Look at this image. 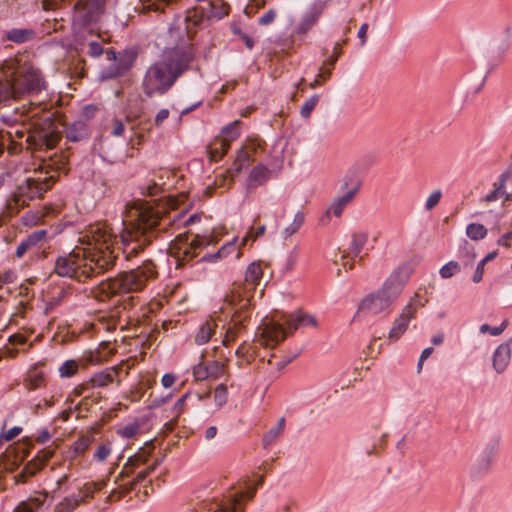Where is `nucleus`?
I'll use <instances>...</instances> for the list:
<instances>
[{"instance_id":"20e7f679","label":"nucleus","mask_w":512,"mask_h":512,"mask_svg":"<svg viewBox=\"0 0 512 512\" xmlns=\"http://www.w3.org/2000/svg\"><path fill=\"white\" fill-rule=\"evenodd\" d=\"M194 58L190 46H181L164 53L162 60L151 65L143 79V91L151 97L166 93L177 78L188 69Z\"/></svg>"},{"instance_id":"58836bf2","label":"nucleus","mask_w":512,"mask_h":512,"mask_svg":"<svg viewBox=\"0 0 512 512\" xmlns=\"http://www.w3.org/2000/svg\"><path fill=\"white\" fill-rule=\"evenodd\" d=\"M41 467L36 462L27 463L20 473L15 476L16 483L24 484L28 481V479L34 476Z\"/></svg>"},{"instance_id":"6e6d98bb","label":"nucleus","mask_w":512,"mask_h":512,"mask_svg":"<svg viewBox=\"0 0 512 512\" xmlns=\"http://www.w3.org/2000/svg\"><path fill=\"white\" fill-rule=\"evenodd\" d=\"M193 375L196 380L202 381L209 379V373L207 371L206 363L201 361L193 368Z\"/></svg>"},{"instance_id":"bf43d9fd","label":"nucleus","mask_w":512,"mask_h":512,"mask_svg":"<svg viewBox=\"0 0 512 512\" xmlns=\"http://www.w3.org/2000/svg\"><path fill=\"white\" fill-rule=\"evenodd\" d=\"M139 431V425L138 424H129L121 429L118 430V434L121 435L124 438H132L134 437Z\"/></svg>"},{"instance_id":"4468645a","label":"nucleus","mask_w":512,"mask_h":512,"mask_svg":"<svg viewBox=\"0 0 512 512\" xmlns=\"http://www.w3.org/2000/svg\"><path fill=\"white\" fill-rule=\"evenodd\" d=\"M367 241V233H353L348 248L340 251V257L335 259V263L341 265L346 270L352 269L354 267V259L360 255Z\"/></svg>"},{"instance_id":"2eb2a0df","label":"nucleus","mask_w":512,"mask_h":512,"mask_svg":"<svg viewBox=\"0 0 512 512\" xmlns=\"http://www.w3.org/2000/svg\"><path fill=\"white\" fill-rule=\"evenodd\" d=\"M125 122L129 124V128L132 131V135L130 136L127 145L132 149H135L142 143L144 135L138 131L135 121L132 119V117L126 116L125 121L119 118H113L108 126V131L113 137L124 136L126 130Z\"/></svg>"},{"instance_id":"0eeeda50","label":"nucleus","mask_w":512,"mask_h":512,"mask_svg":"<svg viewBox=\"0 0 512 512\" xmlns=\"http://www.w3.org/2000/svg\"><path fill=\"white\" fill-rule=\"evenodd\" d=\"M157 267L152 260H146L137 268L119 273L115 278L101 281L93 290L100 301L121 294L141 292L150 281L157 278Z\"/></svg>"},{"instance_id":"4be33fe9","label":"nucleus","mask_w":512,"mask_h":512,"mask_svg":"<svg viewBox=\"0 0 512 512\" xmlns=\"http://www.w3.org/2000/svg\"><path fill=\"white\" fill-rule=\"evenodd\" d=\"M47 236V231L44 229L34 231L30 235H28L24 240L20 242V244L16 248L15 255L17 258H22L25 253L36 247L39 243L44 241Z\"/></svg>"},{"instance_id":"680f3d73","label":"nucleus","mask_w":512,"mask_h":512,"mask_svg":"<svg viewBox=\"0 0 512 512\" xmlns=\"http://www.w3.org/2000/svg\"><path fill=\"white\" fill-rule=\"evenodd\" d=\"M43 111V108L39 104H33L31 103L28 108L23 106L22 114L26 115L28 118H35L37 117L41 112Z\"/></svg>"},{"instance_id":"09e8293b","label":"nucleus","mask_w":512,"mask_h":512,"mask_svg":"<svg viewBox=\"0 0 512 512\" xmlns=\"http://www.w3.org/2000/svg\"><path fill=\"white\" fill-rule=\"evenodd\" d=\"M27 382H28V388L31 390H35L44 384V382H45L44 375H43V373H41L37 370H33L29 373Z\"/></svg>"},{"instance_id":"c85d7f7f","label":"nucleus","mask_w":512,"mask_h":512,"mask_svg":"<svg viewBox=\"0 0 512 512\" xmlns=\"http://www.w3.org/2000/svg\"><path fill=\"white\" fill-rule=\"evenodd\" d=\"M285 430V418L284 417H281L277 424L270 428L263 436L262 438V443H263V447L265 449L269 448L270 446H272L278 439L279 437L283 434Z\"/></svg>"},{"instance_id":"f03ea898","label":"nucleus","mask_w":512,"mask_h":512,"mask_svg":"<svg viewBox=\"0 0 512 512\" xmlns=\"http://www.w3.org/2000/svg\"><path fill=\"white\" fill-rule=\"evenodd\" d=\"M263 276L260 263H251L245 272L242 283H234L229 293L225 296V304L229 307L231 319L228 323L222 344L229 346L245 329L246 322L250 319L252 299Z\"/></svg>"},{"instance_id":"ea45409f","label":"nucleus","mask_w":512,"mask_h":512,"mask_svg":"<svg viewBox=\"0 0 512 512\" xmlns=\"http://www.w3.org/2000/svg\"><path fill=\"white\" fill-rule=\"evenodd\" d=\"M207 371L209 373V379H219L223 375L227 374V366L226 363L220 361H208L205 362Z\"/></svg>"},{"instance_id":"aec40b11","label":"nucleus","mask_w":512,"mask_h":512,"mask_svg":"<svg viewBox=\"0 0 512 512\" xmlns=\"http://www.w3.org/2000/svg\"><path fill=\"white\" fill-rule=\"evenodd\" d=\"M273 171L264 164L254 166L246 180V186L249 191L255 190L259 186L264 185L271 177Z\"/></svg>"},{"instance_id":"338daca9","label":"nucleus","mask_w":512,"mask_h":512,"mask_svg":"<svg viewBox=\"0 0 512 512\" xmlns=\"http://www.w3.org/2000/svg\"><path fill=\"white\" fill-rule=\"evenodd\" d=\"M235 250V245L233 243H228L227 245H224L219 251L217 254L215 255H212L211 257L213 258H224L226 257L229 253L231 252H234Z\"/></svg>"},{"instance_id":"69168bd1","label":"nucleus","mask_w":512,"mask_h":512,"mask_svg":"<svg viewBox=\"0 0 512 512\" xmlns=\"http://www.w3.org/2000/svg\"><path fill=\"white\" fill-rule=\"evenodd\" d=\"M90 389H92V386L90 385V381H86V382H83L82 384L76 386L73 391H72V394L76 397H79L81 395H83L85 392L89 391Z\"/></svg>"},{"instance_id":"412c9836","label":"nucleus","mask_w":512,"mask_h":512,"mask_svg":"<svg viewBox=\"0 0 512 512\" xmlns=\"http://www.w3.org/2000/svg\"><path fill=\"white\" fill-rule=\"evenodd\" d=\"M511 348L509 343L500 344L493 353L492 364L497 373H502L509 365Z\"/></svg>"},{"instance_id":"13d9d810","label":"nucleus","mask_w":512,"mask_h":512,"mask_svg":"<svg viewBox=\"0 0 512 512\" xmlns=\"http://www.w3.org/2000/svg\"><path fill=\"white\" fill-rule=\"evenodd\" d=\"M347 42V39H344L342 43L337 42L333 47V54L326 60L325 64L334 67L335 63L337 62L338 58L342 54V44H345Z\"/></svg>"},{"instance_id":"4d7b16f0","label":"nucleus","mask_w":512,"mask_h":512,"mask_svg":"<svg viewBox=\"0 0 512 512\" xmlns=\"http://www.w3.org/2000/svg\"><path fill=\"white\" fill-rule=\"evenodd\" d=\"M442 197V192L440 190H435L432 192L426 200L425 209L427 211L433 210L440 202Z\"/></svg>"},{"instance_id":"cd10ccee","label":"nucleus","mask_w":512,"mask_h":512,"mask_svg":"<svg viewBox=\"0 0 512 512\" xmlns=\"http://www.w3.org/2000/svg\"><path fill=\"white\" fill-rule=\"evenodd\" d=\"M106 485L105 481L100 482H86L78 488L76 497L80 498V503H85L92 499L94 494L100 491Z\"/></svg>"},{"instance_id":"9d476101","label":"nucleus","mask_w":512,"mask_h":512,"mask_svg":"<svg viewBox=\"0 0 512 512\" xmlns=\"http://www.w3.org/2000/svg\"><path fill=\"white\" fill-rule=\"evenodd\" d=\"M264 145L265 142L260 138L247 139L243 146L238 150L232 167L227 171L229 176H221L220 179L215 180V183L219 187H229L234 176L250 167V165L264 152Z\"/></svg>"},{"instance_id":"f704fd0d","label":"nucleus","mask_w":512,"mask_h":512,"mask_svg":"<svg viewBox=\"0 0 512 512\" xmlns=\"http://www.w3.org/2000/svg\"><path fill=\"white\" fill-rule=\"evenodd\" d=\"M230 148L229 143H226L225 140H221L220 138H216L214 142L209 146V156L212 161H219L222 159L224 155L228 152Z\"/></svg>"},{"instance_id":"7c9ffc66","label":"nucleus","mask_w":512,"mask_h":512,"mask_svg":"<svg viewBox=\"0 0 512 512\" xmlns=\"http://www.w3.org/2000/svg\"><path fill=\"white\" fill-rule=\"evenodd\" d=\"M492 465V460L482 455H479V457L471 467L470 474L475 479L482 478L490 473Z\"/></svg>"},{"instance_id":"864d4df0","label":"nucleus","mask_w":512,"mask_h":512,"mask_svg":"<svg viewBox=\"0 0 512 512\" xmlns=\"http://www.w3.org/2000/svg\"><path fill=\"white\" fill-rule=\"evenodd\" d=\"M427 302V298H422L419 293H416L405 307H409L411 309V314L412 317L414 318L417 309L424 307Z\"/></svg>"},{"instance_id":"1a4fd4ad","label":"nucleus","mask_w":512,"mask_h":512,"mask_svg":"<svg viewBox=\"0 0 512 512\" xmlns=\"http://www.w3.org/2000/svg\"><path fill=\"white\" fill-rule=\"evenodd\" d=\"M256 489L257 487H240L237 490L233 488L222 499H219L216 495L203 499L197 497L194 510L195 512H244V509L240 508L242 500L245 497L252 499Z\"/></svg>"},{"instance_id":"e2e57ef3","label":"nucleus","mask_w":512,"mask_h":512,"mask_svg":"<svg viewBox=\"0 0 512 512\" xmlns=\"http://www.w3.org/2000/svg\"><path fill=\"white\" fill-rule=\"evenodd\" d=\"M465 252H466V255H465V260H463L462 264H463V267L466 268V267H471L472 264H473V261L475 259V254L473 253V249L472 247H469L468 243H465Z\"/></svg>"},{"instance_id":"e433bc0d","label":"nucleus","mask_w":512,"mask_h":512,"mask_svg":"<svg viewBox=\"0 0 512 512\" xmlns=\"http://www.w3.org/2000/svg\"><path fill=\"white\" fill-rule=\"evenodd\" d=\"M80 504V498L76 497V493H72L57 503L53 512H73Z\"/></svg>"},{"instance_id":"49530a36","label":"nucleus","mask_w":512,"mask_h":512,"mask_svg":"<svg viewBox=\"0 0 512 512\" xmlns=\"http://www.w3.org/2000/svg\"><path fill=\"white\" fill-rule=\"evenodd\" d=\"M319 99L320 96L318 94H314L303 103L300 109V115L302 118L308 119L310 117L312 111L317 106Z\"/></svg>"},{"instance_id":"dca6fc26","label":"nucleus","mask_w":512,"mask_h":512,"mask_svg":"<svg viewBox=\"0 0 512 512\" xmlns=\"http://www.w3.org/2000/svg\"><path fill=\"white\" fill-rule=\"evenodd\" d=\"M360 185V182L357 181L344 195L335 199L324 215L320 218V224L327 225L330 222L331 214L335 217H340L347 205L355 198L360 189Z\"/></svg>"},{"instance_id":"c756f323","label":"nucleus","mask_w":512,"mask_h":512,"mask_svg":"<svg viewBox=\"0 0 512 512\" xmlns=\"http://www.w3.org/2000/svg\"><path fill=\"white\" fill-rule=\"evenodd\" d=\"M30 138H33L36 145L45 146L49 149L53 148L59 140V136L56 132L45 130L37 132L35 136H28L27 140H30Z\"/></svg>"},{"instance_id":"37998d69","label":"nucleus","mask_w":512,"mask_h":512,"mask_svg":"<svg viewBox=\"0 0 512 512\" xmlns=\"http://www.w3.org/2000/svg\"><path fill=\"white\" fill-rule=\"evenodd\" d=\"M79 370V362L73 359L66 360L59 368V376L61 378L73 377Z\"/></svg>"},{"instance_id":"c9c22d12","label":"nucleus","mask_w":512,"mask_h":512,"mask_svg":"<svg viewBox=\"0 0 512 512\" xmlns=\"http://www.w3.org/2000/svg\"><path fill=\"white\" fill-rule=\"evenodd\" d=\"M500 443H501V436L499 434H493L492 436H490V438L486 442L480 455L494 461V458L499 451Z\"/></svg>"},{"instance_id":"5701e85b","label":"nucleus","mask_w":512,"mask_h":512,"mask_svg":"<svg viewBox=\"0 0 512 512\" xmlns=\"http://www.w3.org/2000/svg\"><path fill=\"white\" fill-rule=\"evenodd\" d=\"M411 319H413L411 309L409 307H404L399 317L395 319L389 331V339L393 341L398 340L406 331Z\"/></svg>"},{"instance_id":"c03bdc74","label":"nucleus","mask_w":512,"mask_h":512,"mask_svg":"<svg viewBox=\"0 0 512 512\" xmlns=\"http://www.w3.org/2000/svg\"><path fill=\"white\" fill-rule=\"evenodd\" d=\"M466 235L475 241L484 239L487 235V229L484 225L471 223L466 227Z\"/></svg>"},{"instance_id":"774afa93","label":"nucleus","mask_w":512,"mask_h":512,"mask_svg":"<svg viewBox=\"0 0 512 512\" xmlns=\"http://www.w3.org/2000/svg\"><path fill=\"white\" fill-rule=\"evenodd\" d=\"M169 117L168 109H161L155 116L154 122L156 126H160Z\"/></svg>"},{"instance_id":"6ab92c4d","label":"nucleus","mask_w":512,"mask_h":512,"mask_svg":"<svg viewBox=\"0 0 512 512\" xmlns=\"http://www.w3.org/2000/svg\"><path fill=\"white\" fill-rule=\"evenodd\" d=\"M83 40L81 41V51L93 58L99 57L103 53V47L99 42V36L92 34V29L84 27Z\"/></svg>"},{"instance_id":"9b49d317","label":"nucleus","mask_w":512,"mask_h":512,"mask_svg":"<svg viewBox=\"0 0 512 512\" xmlns=\"http://www.w3.org/2000/svg\"><path fill=\"white\" fill-rule=\"evenodd\" d=\"M211 242L210 236L179 235L171 245L170 253L177 260L178 265H184L194 259L198 255V251L210 245Z\"/></svg>"},{"instance_id":"de8ad7c7","label":"nucleus","mask_w":512,"mask_h":512,"mask_svg":"<svg viewBox=\"0 0 512 512\" xmlns=\"http://www.w3.org/2000/svg\"><path fill=\"white\" fill-rule=\"evenodd\" d=\"M461 264L457 261H449L439 270V274L442 278L448 279L460 272Z\"/></svg>"},{"instance_id":"a211bd4d","label":"nucleus","mask_w":512,"mask_h":512,"mask_svg":"<svg viewBox=\"0 0 512 512\" xmlns=\"http://www.w3.org/2000/svg\"><path fill=\"white\" fill-rule=\"evenodd\" d=\"M124 364L118 366L106 368L105 370L95 373L90 379V385L92 388L106 387L110 383L116 381L117 385H120L121 380L118 378L120 372L124 368Z\"/></svg>"},{"instance_id":"7ed1b4c3","label":"nucleus","mask_w":512,"mask_h":512,"mask_svg":"<svg viewBox=\"0 0 512 512\" xmlns=\"http://www.w3.org/2000/svg\"><path fill=\"white\" fill-rule=\"evenodd\" d=\"M44 88L41 73L24 57L11 58L0 65V105L37 94Z\"/></svg>"},{"instance_id":"79ce46f5","label":"nucleus","mask_w":512,"mask_h":512,"mask_svg":"<svg viewBox=\"0 0 512 512\" xmlns=\"http://www.w3.org/2000/svg\"><path fill=\"white\" fill-rule=\"evenodd\" d=\"M506 180H512V172L507 175L501 176V178L499 180V184L498 185L496 183L494 184V186H495L494 190L485 196L484 201H486V202L496 201L502 194H504V191H502V189L504 187Z\"/></svg>"},{"instance_id":"393cba45","label":"nucleus","mask_w":512,"mask_h":512,"mask_svg":"<svg viewBox=\"0 0 512 512\" xmlns=\"http://www.w3.org/2000/svg\"><path fill=\"white\" fill-rule=\"evenodd\" d=\"M257 353V349L253 345L247 342L241 343L235 350L237 367L241 369L244 366L250 365L257 357Z\"/></svg>"},{"instance_id":"603ef678","label":"nucleus","mask_w":512,"mask_h":512,"mask_svg":"<svg viewBox=\"0 0 512 512\" xmlns=\"http://www.w3.org/2000/svg\"><path fill=\"white\" fill-rule=\"evenodd\" d=\"M111 444L103 443L99 445L94 453V459L98 462H104L111 454Z\"/></svg>"},{"instance_id":"a18cd8bd","label":"nucleus","mask_w":512,"mask_h":512,"mask_svg":"<svg viewBox=\"0 0 512 512\" xmlns=\"http://www.w3.org/2000/svg\"><path fill=\"white\" fill-rule=\"evenodd\" d=\"M92 439L89 436H81L71 446L73 456L77 457L83 455L89 448Z\"/></svg>"},{"instance_id":"bb28decb","label":"nucleus","mask_w":512,"mask_h":512,"mask_svg":"<svg viewBox=\"0 0 512 512\" xmlns=\"http://www.w3.org/2000/svg\"><path fill=\"white\" fill-rule=\"evenodd\" d=\"M132 59L124 58L114 62L101 72V78L104 80L114 79L124 75L132 66Z\"/></svg>"},{"instance_id":"2f4dec72","label":"nucleus","mask_w":512,"mask_h":512,"mask_svg":"<svg viewBox=\"0 0 512 512\" xmlns=\"http://www.w3.org/2000/svg\"><path fill=\"white\" fill-rule=\"evenodd\" d=\"M66 138L71 142H79L87 136L86 124L77 121L67 126L65 129Z\"/></svg>"},{"instance_id":"a878e982","label":"nucleus","mask_w":512,"mask_h":512,"mask_svg":"<svg viewBox=\"0 0 512 512\" xmlns=\"http://www.w3.org/2000/svg\"><path fill=\"white\" fill-rule=\"evenodd\" d=\"M13 134L19 139L25 136V133L21 130L12 131H4L0 130V155L3 153L4 149L7 148L10 154H15L21 148V146L16 143L13 139Z\"/></svg>"},{"instance_id":"423d86ee","label":"nucleus","mask_w":512,"mask_h":512,"mask_svg":"<svg viewBox=\"0 0 512 512\" xmlns=\"http://www.w3.org/2000/svg\"><path fill=\"white\" fill-rule=\"evenodd\" d=\"M154 448L152 442L146 443L133 456L127 459L114 481L119 487L111 491L107 497L109 501L120 500L158 467L160 460L150 459Z\"/></svg>"},{"instance_id":"a19ab883","label":"nucleus","mask_w":512,"mask_h":512,"mask_svg":"<svg viewBox=\"0 0 512 512\" xmlns=\"http://www.w3.org/2000/svg\"><path fill=\"white\" fill-rule=\"evenodd\" d=\"M305 222V214L303 211H297L294 215L293 221L291 224H289L284 230L283 234L284 237H290L302 227V225Z\"/></svg>"},{"instance_id":"f8f14e48","label":"nucleus","mask_w":512,"mask_h":512,"mask_svg":"<svg viewBox=\"0 0 512 512\" xmlns=\"http://www.w3.org/2000/svg\"><path fill=\"white\" fill-rule=\"evenodd\" d=\"M55 183L54 176L40 173L37 176L28 177L25 183L18 186L13 196L17 206L24 207L30 200L41 197Z\"/></svg>"},{"instance_id":"6e6552de","label":"nucleus","mask_w":512,"mask_h":512,"mask_svg":"<svg viewBox=\"0 0 512 512\" xmlns=\"http://www.w3.org/2000/svg\"><path fill=\"white\" fill-rule=\"evenodd\" d=\"M317 320L314 316L303 312L283 314L279 319L264 320L257 333V342L264 347H275L283 341L288 333H292L299 327H316Z\"/></svg>"},{"instance_id":"473e14b6","label":"nucleus","mask_w":512,"mask_h":512,"mask_svg":"<svg viewBox=\"0 0 512 512\" xmlns=\"http://www.w3.org/2000/svg\"><path fill=\"white\" fill-rule=\"evenodd\" d=\"M33 36V30L27 28H13L5 32V38L17 44L28 42Z\"/></svg>"},{"instance_id":"39448f33","label":"nucleus","mask_w":512,"mask_h":512,"mask_svg":"<svg viewBox=\"0 0 512 512\" xmlns=\"http://www.w3.org/2000/svg\"><path fill=\"white\" fill-rule=\"evenodd\" d=\"M411 270L408 265L397 267L386 278L382 286L367 294L360 302L357 313L367 315H388L393 310V304L401 295Z\"/></svg>"},{"instance_id":"3c124183","label":"nucleus","mask_w":512,"mask_h":512,"mask_svg":"<svg viewBox=\"0 0 512 512\" xmlns=\"http://www.w3.org/2000/svg\"><path fill=\"white\" fill-rule=\"evenodd\" d=\"M507 326L508 320H504L498 327H491L488 324H482L479 328V331L482 334L489 333L492 336H498L506 329Z\"/></svg>"},{"instance_id":"0e129e2a","label":"nucleus","mask_w":512,"mask_h":512,"mask_svg":"<svg viewBox=\"0 0 512 512\" xmlns=\"http://www.w3.org/2000/svg\"><path fill=\"white\" fill-rule=\"evenodd\" d=\"M276 18V12L272 9L265 12L258 20L259 24L261 25H269L271 24Z\"/></svg>"},{"instance_id":"f257e3e1","label":"nucleus","mask_w":512,"mask_h":512,"mask_svg":"<svg viewBox=\"0 0 512 512\" xmlns=\"http://www.w3.org/2000/svg\"><path fill=\"white\" fill-rule=\"evenodd\" d=\"M178 218L149 203L135 200L126 205L124 229L120 234L121 251L127 260L136 257L160 232L165 231ZM79 243L70 253L56 259L54 272L78 282L110 271L116 265L118 251L116 234L105 222L90 224L80 233Z\"/></svg>"},{"instance_id":"052dcab7","label":"nucleus","mask_w":512,"mask_h":512,"mask_svg":"<svg viewBox=\"0 0 512 512\" xmlns=\"http://www.w3.org/2000/svg\"><path fill=\"white\" fill-rule=\"evenodd\" d=\"M265 231H266L265 225L258 227L255 231L251 228L249 230L248 234L242 239L241 244L246 245V243L249 239H252L254 241L258 237L262 236L265 233Z\"/></svg>"},{"instance_id":"b1692460","label":"nucleus","mask_w":512,"mask_h":512,"mask_svg":"<svg viewBox=\"0 0 512 512\" xmlns=\"http://www.w3.org/2000/svg\"><path fill=\"white\" fill-rule=\"evenodd\" d=\"M179 0H140L135 10L140 13L147 12H164L166 8H171L178 3Z\"/></svg>"},{"instance_id":"ddd939ff","label":"nucleus","mask_w":512,"mask_h":512,"mask_svg":"<svg viewBox=\"0 0 512 512\" xmlns=\"http://www.w3.org/2000/svg\"><path fill=\"white\" fill-rule=\"evenodd\" d=\"M105 0H79L75 4V24L86 26L95 22L103 12Z\"/></svg>"},{"instance_id":"4c0bfd02","label":"nucleus","mask_w":512,"mask_h":512,"mask_svg":"<svg viewBox=\"0 0 512 512\" xmlns=\"http://www.w3.org/2000/svg\"><path fill=\"white\" fill-rule=\"evenodd\" d=\"M240 121L236 120L229 125L225 126L222 131L221 135L218 137L221 140H225L226 143L231 144L232 141L237 139L240 135Z\"/></svg>"},{"instance_id":"5fc2aeb1","label":"nucleus","mask_w":512,"mask_h":512,"mask_svg":"<svg viewBox=\"0 0 512 512\" xmlns=\"http://www.w3.org/2000/svg\"><path fill=\"white\" fill-rule=\"evenodd\" d=\"M47 496H48L47 493H42V494H39L38 496L31 497L24 502L26 504H28V506H30L32 511L36 512L44 505V503L46 502Z\"/></svg>"},{"instance_id":"72a5a7b5","label":"nucleus","mask_w":512,"mask_h":512,"mask_svg":"<svg viewBox=\"0 0 512 512\" xmlns=\"http://www.w3.org/2000/svg\"><path fill=\"white\" fill-rule=\"evenodd\" d=\"M217 324L214 320H208L204 322L195 335V342L198 345H203L207 343L212 335L215 333V328Z\"/></svg>"},{"instance_id":"8fccbe9b","label":"nucleus","mask_w":512,"mask_h":512,"mask_svg":"<svg viewBox=\"0 0 512 512\" xmlns=\"http://www.w3.org/2000/svg\"><path fill=\"white\" fill-rule=\"evenodd\" d=\"M228 391L225 384H219L214 391V401L218 407L223 406L227 402Z\"/></svg>"},{"instance_id":"f3484780","label":"nucleus","mask_w":512,"mask_h":512,"mask_svg":"<svg viewBox=\"0 0 512 512\" xmlns=\"http://www.w3.org/2000/svg\"><path fill=\"white\" fill-rule=\"evenodd\" d=\"M324 10V3L317 0L311 4L308 9L303 13L301 20L296 26V33L305 34L314 26L320 18Z\"/></svg>"}]
</instances>
